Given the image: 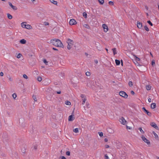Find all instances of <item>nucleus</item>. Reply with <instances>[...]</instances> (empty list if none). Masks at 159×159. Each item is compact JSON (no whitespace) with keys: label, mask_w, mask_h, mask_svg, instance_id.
<instances>
[{"label":"nucleus","mask_w":159,"mask_h":159,"mask_svg":"<svg viewBox=\"0 0 159 159\" xmlns=\"http://www.w3.org/2000/svg\"><path fill=\"white\" fill-rule=\"evenodd\" d=\"M98 1L100 4H103L104 3V0H98Z\"/></svg>","instance_id":"24"},{"label":"nucleus","mask_w":159,"mask_h":159,"mask_svg":"<svg viewBox=\"0 0 159 159\" xmlns=\"http://www.w3.org/2000/svg\"><path fill=\"white\" fill-rule=\"evenodd\" d=\"M73 131L74 132L76 133L78 132V129L77 128H76L73 129Z\"/></svg>","instance_id":"30"},{"label":"nucleus","mask_w":159,"mask_h":159,"mask_svg":"<svg viewBox=\"0 0 159 159\" xmlns=\"http://www.w3.org/2000/svg\"><path fill=\"white\" fill-rule=\"evenodd\" d=\"M86 99L85 98H84V99H83V101H82V104H84V103L85 102V101L86 100Z\"/></svg>","instance_id":"43"},{"label":"nucleus","mask_w":159,"mask_h":159,"mask_svg":"<svg viewBox=\"0 0 159 159\" xmlns=\"http://www.w3.org/2000/svg\"><path fill=\"white\" fill-rule=\"evenodd\" d=\"M42 77L39 76L37 78V80L39 81L40 82L42 81Z\"/></svg>","instance_id":"27"},{"label":"nucleus","mask_w":159,"mask_h":159,"mask_svg":"<svg viewBox=\"0 0 159 159\" xmlns=\"http://www.w3.org/2000/svg\"><path fill=\"white\" fill-rule=\"evenodd\" d=\"M141 138L142 140L146 143L148 144H150V141L148 140L144 136L142 135L141 137Z\"/></svg>","instance_id":"3"},{"label":"nucleus","mask_w":159,"mask_h":159,"mask_svg":"<svg viewBox=\"0 0 159 159\" xmlns=\"http://www.w3.org/2000/svg\"><path fill=\"white\" fill-rule=\"evenodd\" d=\"M43 62L46 65H48V62L46 60V59H44L43 60Z\"/></svg>","instance_id":"31"},{"label":"nucleus","mask_w":159,"mask_h":159,"mask_svg":"<svg viewBox=\"0 0 159 159\" xmlns=\"http://www.w3.org/2000/svg\"><path fill=\"white\" fill-rule=\"evenodd\" d=\"M2 137L3 139H5V140H6L7 139V133H4L2 134Z\"/></svg>","instance_id":"13"},{"label":"nucleus","mask_w":159,"mask_h":159,"mask_svg":"<svg viewBox=\"0 0 159 159\" xmlns=\"http://www.w3.org/2000/svg\"><path fill=\"white\" fill-rule=\"evenodd\" d=\"M150 125L153 128H155L156 129H158V127L157 125L154 122H151Z\"/></svg>","instance_id":"7"},{"label":"nucleus","mask_w":159,"mask_h":159,"mask_svg":"<svg viewBox=\"0 0 159 159\" xmlns=\"http://www.w3.org/2000/svg\"><path fill=\"white\" fill-rule=\"evenodd\" d=\"M112 50L113 51L114 55H115L117 54L116 48H113Z\"/></svg>","instance_id":"18"},{"label":"nucleus","mask_w":159,"mask_h":159,"mask_svg":"<svg viewBox=\"0 0 159 159\" xmlns=\"http://www.w3.org/2000/svg\"><path fill=\"white\" fill-rule=\"evenodd\" d=\"M25 23H26V22H23L21 23V26L22 27L25 28L26 26V25L25 24Z\"/></svg>","instance_id":"16"},{"label":"nucleus","mask_w":159,"mask_h":159,"mask_svg":"<svg viewBox=\"0 0 159 159\" xmlns=\"http://www.w3.org/2000/svg\"><path fill=\"white\" fill-rule=\"evenodd\" d=\"M23 77L25 78V79H27L28 78V76H27V75H25V74H24L23 75Z\"/></svg>","instance_id":"42"},{"label":"nucleus","mask_w":159,"mask_h":159,"mask_svg":"<svg viewBox=\"0 0 159 159\" xmlns=\"http://www.w3.org/2000/svg\"><path fill=\"white\" fill-rule=\"evenodd\" d=\"M135 60L137 61H139L140 60V58L136 56L135 57Z\"/></svg>","instance_id":"45"},{"label":"nucleus","mask_w":159,"mask_h":159,"mask_svg":"<svg viewBox=\"0 0 159 159\" xmlns=\"http://www.w3.org/2000/svg\"><path fill=\"white\" fill-rule=\"evenodd\" d=\"M84 26L87 28V29H89L90 28V26L89 25H88L87 24H85L84 25Z\"/></svg>","instance_id":"29"},{"label":"nucleus","mask_w":159,"mask_h":159,"mask_svg":"<svg viewBox=\"0 0 159 159\" xmlns=\"http://www.w3.org/2000/svg\"><path fill=\"white\" fill-rule=\"evenodd\" d=\"M20 121H21V122H23V121H24V120H23V119H20V120H19V123H20Z\"/></svg>","instance_id":"48"},{"label":"nucleus","mask_w":159,"mask_h":159,"mask_svg":"<svg viewBox=\"0 0 159 159\" xmlns=\"http://www.w3.org/2000/svg\"><path fill=\"white\" fill-rule=\"evenodd\" d=\"M9 80H10V81H12V79L11 77H9Z\"/></svg>","instance_id":"62"},{"label":"nucleus","mask_w":159,"mask_h":159,"mask_svg":"<svg viewBox=\"0 0 159 159\" xmlns=\"http://www.w3.org/2000/svg\"><path fill=\"white\" fill-rule=\"evenodd\" d=\"M142 109L144 111L145 113L148 115L150 116H151V113L147 110L144 107H143Z\"/></svg>","instance_id":"5"},{"label":"nucleus","mask_w":159,"mask_h":159,"mask_svg":"<svg viewBox=\"0 0 159 159\" xmlns=\"http://www.w3.org/2000/svg\"><path fill=\"white\" fill-rule=\"evenodd\" d=\"M75 119V117H73L72 115H70L69 116L68 118V120L69 121H72Z\"/></svg>","instance_id":"12"},{"label":"nucleus","mask_w":159,"mask_h":159,"mask_svg":"<svg viewBox=\"0 0 159 159\" xmlns=\"http://www.w3.org/2000/svg\"><path fill=\"white\" fill-rule=\"evenodd\" d=\"M94 62H95L96 63V64H97V63H98V60H95L94 61Z\"/></svg>","instance_id":"58"},{"label":"nucleus","mask_w":159,"mask_h":159,"mask_svg":"<svg viewBox=\"0 0 159 159\" xmlns=\"http://www.w3.org/2000/svg\"><path fill=\"white\" fill-rule=\"evenodd\" d=\"M98 134L100 136L102 137L103 136V134L102 132H98Z\"/></svg>","instance_id":"41"},{"label":"nucleus","mask_w":159,"mask_h":159,"mask_svg":"<svg viewBox=\"0 0 159 159\" xmlns=\"http://www.w3.org/2000/svg\"><path fill=\"white\" fill-rule=\"evenodd\" d=\"M109 147V146L108 145H105V148H108Z\"/></svg>","instance_id":"53"},{"label":"nucleus","mask_w":159,"mask_h":159,"mask_svg":"<svg viewBox=\"0 0 159 159\" xmlns=\"http://www.w3.org/2000/svg\"><path fill=\"white\" fill-rule=\"evenodd\" d=\"M123 61L122 60H121V65L123 66Z\"/></svg>","instance_id":"63"},{"label":"nucleus","mask_w":159,"mask_h":159,"mask_svg":"<svg viewBox=\"0 0 159 159\" xmlns=\"http://www.w3.org/2000/svg\"><path fill=\"white\" fill-rule=\"evenodd\" d=\"M129 85L130 86H133V84L132 82L131 81H129Z\"/></svg>","instance_id":"37"},{"label":"nucleus","mask_w":159,"mask_h":159,"mask_svg":"<svg viewBox=\"0 0 159 159\" xmlns=\"http://www.w3.org/2000/svg\"><path fill=\"white\" fill-rule=\"evenodd\" d=\"M119 121L121 124L124 125H125L126 122L125 119L123 117H121L119 119Z\"/></svg>","instance_id":"4"},{"label":"nucleus","mask_w":159,"mask_h":159,"mask_svg":"<svg viewBox=\"0 0 159 159\" xmlns=\"http://www.w3.org/2000/svg\"><path fill=\"white\" fill-rule=\"evenodd\" d=\"M66 42L68 44H72L73 45L74 43V41L73 40H71L70 39H67Z\"/></svg>","instance_id":"9"},{"label":"nucleus","mask_w":159,"mask_h":159,"mask_svg":"<svg viewBox=\"0 0 159 159\" xmlns=\"http://www.w3.org/2000/svg\"><path fill=\"white\" fill-rule=\"evenodd\" d=\"M61 159H66V158L64 156H61Z\"/></svg>","instance_id":"55"},{"label":"nucleus","mask_w":159,"mask_h":159,"mask_svg":"<svg viewBox=\"0 0 159 159\" xmlns=\"http://www.w3.org/2000/svg\"><path fill=\"white\" fill-rule=\"evenodd\" d=\"M148 101L149 102H151V99L150 98H148Z\"/></svg>","instance_id":"56"},{"label":"nucleus","mask_w":159,"mask_h":159,"mask_svg":"<svg viewBox=\"0 0 159 159\" xmlns=\"http://www.w3.org/2000/svg\"><path fill=\"white\" fill-rule=\"evenodd\" d=\"M76 24V22L74 19L70 20L69 22V24L70 25H75Z\"/></svg>","instance_id":"6"},{"label":"nucleus","mask_w":159,"mask_h":159,"mask_svg":"<svg viewBox=\"0 0 159 159\" xmlns=\"http://www.w3.org/2000/svg\"><path fill=\"white\" fill-rule=\"evenodd\" d=\"M33 98L35 101H37V98L36 96L33 95Z\"/></svg>","instance_id":"39"},{"label":"nucleus","mask_w":159,"mask_h":159,"mask_svg":"<svg viewBox=\"0 0 159 159\" xmlns=\"http://www.w3.org/2000/svg\"><path fill=\"white\" fill-rule=\"evenodd\" d=\"M22 151L23 153H24L25 152V150H24L23 151L22 150Z\"/></svg>","instance_id":"64"},{"label":"nucleus","mask_w":159,"mask_h":159,"mask_svg":"<svg viewBox=\"0 0 159 159\" xmlns=\"http://www.w3.org/2000/svg\"><path fill=\"white\" fill-rule=\"evenodd\" d=\"M9 5L14 10H16L17 8L16 6H14L12 5V3L10 2H9Z\"/></svg>","instance_id":"11"},{"label":"nucleus","mask_w":159,"mask_h":159,"mask_svg":"<svg viewBox=\"0 0 159 159\" xmlns=\"http://www.w3.org/2000/svg\"><path fill=\"white\" fill-rule=\"evenodd\" d=\"M83 16L85 18H87V13L86 12H83Z\"/></svg>","instance_id":"28"},{"label":"nucleus","mask_w":159,"mask_h":159,"mask_svg":"<svg viewBox=\"0 0 159 159\" xmlns=\"http://www.w3.org/2000/svg\"><path fill=\"white\" fill-rule=\"evenodd\" d=\"M12 96L14 98V99H15L16 97L17 96L16 94V93H14L12 94Z\"/></svg>","instance_id":"33"},{"label":"nucleus","mask_w":159,"mask_h":159,"mask_svg":"<svg viewBox=\"0 0 159 159\" xmlns=\"http://www.w3.org/2000/svg\"><path fill=\"white\" fill-rule=\"evenodd\" d=\"M105 158L106 159H109V157L107 154L105 155Z\"/></svg>","instance_id":"46"},{"label":"nucleus","mask_w":159,"mask_h":159,"mask_svg":"<svg viewBox=\"0 0 159 159\" xmlns=\"http://www.w3.org/2000/svg\"><path fill=\"white\" fill-rule=\"evenodd\" d=\"M72 46L73 45H72V44H68V45L67 46V49L69 50L71 48Z\"/></svg>","instance_id":"21"},{"label":"nucleus","mask_w":159,"mask_h":159,"mask_svg":"<svg viewBox=\"0 0 159 159\" xmlns=\"http://www.w3.org/2000/svg\"><path fill=\"white\" fill-rule=\"evenodd\" d=\"M0 76H2L3 75V73L2 72H1L0 73Z\"/></svg>","instance_id":"49"},{"label":"nucleus","mask_w":159,"mask_h":159,"mask_svg":"<svg viewBox=\"0 0 159 159\" xmlns=\"http://www.w3.org/2000/svg\"><path fill=\"white\" fill-rule=\"evenodd\" d=\"M57 93L58 94H60L61 93V91H57Z\"/></svg>","instance_id":"59"},{"label":"nucleus","mask_w":159,"mask_h":159,"mask_svg":"<svg viewBox=\"0 0 159 159\" xmlns=\"http://www.w3.org/2000/svg\"><path fill=\"white\" fill-rule=\"evenodd\" d=\"M52 49L54 50H57V51L58 50L56 48H52Z\"/></svg>","instance_id":"60"},{"label":"nucleus","mask_w":159,"mask_h":159,"mask_svg":"<svg viewBox=\"0 0 159 159\" xmlns=\"http://www.w3.org/2000/svg\"><path fill=\"white\" fill-rule=\"evenodd\" d=\"M8 18L9 19H11L12 18V16L10 14L7 13V14Z\"/></svg>","instance_id":"22"},{"label":"nucleus","mask_w":159,"mask_h":159,"mask_svg":"<svg viewBox=\"0 0 159 159\" xmlns=\"http://www.w3.org/2000/svg\"><path fill=\"white\" fill-rule=\"evenodd\" d=\"M156 107V104L155 103H152L151 106V108L152 109L155 108Z\"/></svg>","instance_id":"14"},{"label":"nucleus","mask_w":159,"mask_h":159,"mask_svg":"<svg viewBox=\"0 0 159 159\" xmlns=\"http://www.w3.org/2000/svg\"><path fill=\"white\" fill-rule=\"evenodd\" d=\"M108 4L111 6H113L114 4L113 2L111 1L109 2Z\"/></svg>","instance_id":"32"},{"label":"nucleus","mask_w":159,"mask_h":159,"mask_svg":"<svg viewBox=\"0 0 159 159\" xmlns=\"http://www.w3.org/2000/svg\"><path fill=\"white\" fill-rule=\"evenodd\" d=\"M153 133L154 135L156 138H158V136L154 132H153Z\"/></svg>","instance_id":"40"},{"label":"nucleus","mask_w":159,"mask_h":159,"mask_svg":"<svg viewBox=\"0 0 159 159\" xmlns=\"http://www.w3.org/2000/svg\"><path fill=\"white\" fill-rule=\"evenodd\" d=\"M81 97L82 98H84V94H81Z\"/></svg>","instance_id":"61"},{"label":"nucleus","mask_w":159,"mask_h":159,"mask_svg":"<svg viewBox=\"0 0 159 159\" xmlns=\"http://www.w3.org/2000/svg\"><path fill=\"white\" fill-rule=\"evenodd\" d=\"M50 1L51 3L54 4L55 5H57V2L55 1L54 0H50Z\"/></svg>","instance_id":"20"},{"label":"nucleus","mask_w":159,"mask_h":159,"mask_svg":"<svg viewBox=\"0 0 159 159\" xmlns=\"http://www.w3.org/2000/svg\"><path fill=\"white\" fill-rule=\"evenodd\" d=\"M120 96L124 98H126L128 97V95L124 91H120L119 93Z\"/></svg>","instance_id":"2"},{"label":"nucleus","mask_w":159,"mask_h":159,"mask_svg":"<svg viewBox=\"0 0 159 159\" xmlns=\"http://www.w3.org/2000/svg\"><path fill=\"white\" fill-rule=\"evenodd\" d=\"M44 24L45 25H49V23L48 22H44Z\"/></svg>","instance_id":"47"},{"label":"nucleus","mask_w":159,"mask_h":159,"mask_svg":"<svg viewBox=\"0 0 159 159\" xmlns=\"http://www.w3.org/2000/svg\"><path fill=\"white\" fill-rule=\"evenodd\" d=\"M139 129L142 133H144V131L142 130V128L139 127Z\"/></svg>","instance_id":"34"},{"label":"nucleus","mask_w":159,"mask_h":159,"mask_svg":"<svg viewBox=\"0 0 159 159\" xmlns=\"http://www.w3.org/2000/svg\"><path fill=\"white\" fill-rule=\"evenodd\" d=\"M20 43L23 44H25L26 43V40L24 39H22L20 41Z\"/></svg>","instance_id":"15"},{"label":"nucleus","mask_w":159,"mask_h":159,"mask_svg":"<svg viewBox=\"0 0 159 159\" xmlns=\"http://www.w3.org/2000/svg\"><path fill=\"white\" fill-rule=\"evenodd\" d=\"M22 56V55L20 53H19L17 56L16 57L18 58H20Z\"/></svg>","instance_id":"35"},{"label":"nucleus","mask_w":159,"mask_h":159,"mask_svg":"<svg viewBox=\"0 0 159 159\" xmlns=\"http://www.w3.org/2000/svg\"><path fill=\"white\" fill-rule=\"evenodd\" d=\"M87 76H89L90 75V73L89 72L87 71L85 73Z\"/></svg>","instance_id":"36"},{"label":"nucleus","mask_w":159,"mask_h":159,"mask_svg":"<svg viewBox=\"0 0 159 159\" xmlns=\"http://www.w3.org/2000/svg\"><path fill=\"white\" fill-rule=\"evenodd\" d=\"M137 26L139 29H141L143 27L142 24L141 22L137 21Z\"/></svg>","instance_id":"10"},{"label":"nucleus","mask_w":159,"mask_h":159,"mask_svg":"<svg viewBox=\"0 0 159 159\" xmlns=\"http://www.w3.org/2000/svg\"><path fill=\"white\" fill-rule=\"evenodd\" d=\"M66 154L67 156H70V152L69 151H67L66 152Z\"/></svg>","instance_id":"44"},{"label":"nucleus","mask_w":159,"mask_h":159,"mask_svg":"<svg viewBox=\"0 0 159 159\" xmlns=\"http://www.w3.org/2000/svg\"><path fill=\"white\" fill-rule=\"evenodd\" d=\"M65 104L66 105H70L71 104V103L69 101H66L65 102Z\"/></svg>","instance_id":"26"},{"label":"nucleus","mask_w":159,"mask_h":159,"mask_svg":"<svg viewBox=\"0 0 159 159\" xmlns=\"http://www.w3.org/2000/svg\"><path fill=\"white\" fill-rule=\"evenodd\" d=\"M108 141V140L107 138H105L104 139V141L105 142H107Z\"/></svg>","instance_id":"54"},{"label":"nucleus","mask_w":159,"mask_h":159,"mask_svg":"<svg viewBox=\"0 0 159 159\" xmlns=\"http://www.w3.org/2000/svg\"><path fill=\"white\" fill-rule=\"evenodd\" d=\"M115 62L116 65H119L120 63V61L119 60L116 59L115 60Z\"/></svg>","instance_id":"19"},{"label":"nucleus","mask_w":159,"mask_h":159,"mask_svg":"<svg viewBox=\"0 0 159 159\" xmlns=\"http://www.w3.org/2000/svg\"><path fill=\"white\" fill-rule=\"evenodd\" d=\"M144 29L147 31H149V29L147 25H145L144 26Z\"/></svg>","instance_id":"25"},{"label":"nucleus","mask_w":159,"mask_h":159,"mask_svg":"<svg viewBox=\"0 0 159 159\" xmlns=\"http://www.w3.org/2000/svg\"><path fill=\"white\" fill-rule=\"evenodd\" d=\"M34 149L35 150H36L37 149V147L36 146H34Z\"/></svg>","instance_id":"57"},{"label":"nucleus","mask_w":159,"mask_h":159,"mask_svg":"<svg viewBox=\"0 0 159 159\" xmlns=\"http://www.w3.org/2000/svg\"><path fill=\"white\" fill-rule=\"evenodd\" d=\"M102 27L104 30V31L106 32L108 31L107 26L106 24H103L102 25Z\"/></svg>","instance_id":"8"},{"label":"nucleus","mask_w":159,"mask_h":159,"mask_svg":"<svg viewBox=\"0 0 159 159\" xmlns=\"http://www.w3.org/2000/svg\"><path fill=\"white\" fill-rule=\"evenodd\" d=\"M146 88L148 90H149L151 89V86L150 85H146Z\"/></svg>","instance_id":"23"},{"label":"nucleus","mask_w":159,"mask_h":159,"mask_svg":"<svg viewBox=\"0 0 159 159\" xmlns=\"http://www.w3.org/2000/svg\"><path fill=\"white\" fill-rule=\"evenodd\" d=\"M25 28L28 29H30L32 28V26L29 25H26Z\"/></svg>","instance_id":"17"},{"label":"nucleus","mask_w":159,"mask_h":159,"mask_svg":"<svg viewBox=\"0 0 159 159\" xmlns=\"http://www.w3.org/2000/svg\"><path fill=\"white\" fill-rule=\"evenodd\" d=\"M50 43L55 46L63 48L64 45L61 41L58 39H53L50 40Z\"/></svg>","instance_id":"1"},{"label":"nucleus","mask_w":159,"mask_h":159,"mask_svg":"<svg viewBox=\"0 0 159 159\" xmlns=\"http://www.w3.org/2000/svg\"><path fill=\"white\" fill-rule=\"evenodd\" d=\"M147 23H148L151 26H152L153 25V24L150 20L148 21Z\"/></svg>","instance_id":"38"},{"label":"nucleus","mask_w":159,"mask_h":159,"mask_svg":"<svg viewBox=\"0 0 159 159\" xmlns=\"http://www.w3.org/2000/svg\"><path fill=\"white\" fill-rule=\"evenodd\" d=\"M126 128L127 129H130L131 128L130 127H128V126H126Z\"/></svg>","instance_id":"52"},{"label":"nucleus","mask_w":159,"mask_h":159,"mask_svg":"<svg viewBox=\"0 0 159 159\" xmlns=\"http://www.w3.org/2000/svg\"><path fill=\"white\" fill-rule=\"evenodd\" d=\"M131 93L132 95H134V92L133 91H131L130 92Z\"/></svg>","instance_id":"50"},{"label":"nucleus","mask_w":159,"mask_h":159,"mask_svg":"<svg viewBox=\"0 0 159 159\" xmlns=\"http://www.w3.org/2000/svg\"><path fill=\"white\" fill-rule=\"evenodd\" d=\"M155 63L154 61H152V65L153 66L154 64H155Z\"/></svg>","instance_id":"51"}]
</instances>
